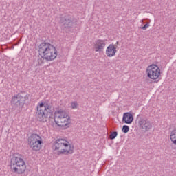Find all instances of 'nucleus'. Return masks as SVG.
I'll return each mask as SVG.
<instances>
[{"mask_svg":"<svg viewBox=\"0 0 176 176\" xmlns=\"http://www.w3.org/2000/svg\"><path fill=\"white\" fill-rule=\"evenodd\" d=\"M38 52L41 57H44L46 61H53L57 57L56 47L49 43H41L38 46Z\"/></svg>","mask_w":176,"mask_h":176,"instance_id":"1","label":"nucleus"},{"mask_svg":"<svg viewBox=\"0 0 176 176\" xmlns=\"http://www.w3.org/2000/svg\"><path fill=\"white\" fill-rule=\"evenodd\" d=\"M10 168L13 173L24 174L27 169V165L25 164V161H24V157L19 154L14 155L11 158Z\"/></svg>","mask_w":176,"mask_h":176,"instance_id":"2","label":"nucleus"},{"mask_svg":"<svg viewBox=\"0 0 176 176\" xmlns=\"http://www.w3.org/2000/svg\"><path fill=\"white\" fill-rule=\"evenodd\" d=\"M50 111V106L47 103H38L36 111V118L38 122H47V112Z\"/></svg>","mask_w":176,"mask_h":176,"instance_id":"3","label":"nucleus"},{"mask_svg":"<svg viewBox=\"0 0 176 176\" xmlns=\"http://www.w3.org/2000/svg\"><path fill=\"white\" fill-rule=\"evenodd\" d=\"M28 143L32 151H41L42 148V138L38 134H32L28 138Z\"/></svg>","mask_w":176,"mask_h":176,"instance_id":"4","label":"nucleus"},{"mask_svg":"<svg viewBox=\"0 0 176 176\" xmlns=\"http://www.w3.org/2000/svg\"><path fill=\"white\" fill-rule=\"evenodd\" d=\"M28 100V94L21 92L14 95L11 100V104L15 107H24V104Z\"/></svg>","mask_w":176,"mask_h":176,"instance_id":"5","label":"nucleus"},{"mask_svg":"<svg viewBox=\"0 0 176 176\" xmlns=\"http://www.w3.org/2000/svg\"><path fill=\"white\" fill-rule=\"evenodd\" d=\"M146 73L148 78L153 80H156L160 77V68L159 66L153 64L147 67Z\"/></svg>","mask_w":176,"mask_h":176,"instance_id":"6","label":"nucleus"},{"mask_svg":"<svg viewBox=\"0 0 176 176\" xmlns=\"http://www.w3.org/2000/svg\"><path fill=\"white\" fill-rule=\"evenodd\" d=\"M54 120L60 127H63V126H67V115L65 112L62 111H58L54 113Z\"/></svg>","mask_w":176,"mask_h":176,"instance_id":"7","label":"nucleus"},{"mask_svg":"<svg viewBox=\"0 0 176 176\" xmlns=\"http://www.w3.org/2000/svg\"><path fill=\"white\" fill-rule=\"evenodd\" d=\"M64 148H67V140H63V139H58L56 140L54 142L52 149L54 151H58V155H61L65 152V149Z\"/></svg>","mask_w":176,"mask_h":176,"instance_id":"8","label":"nucleus"},{"mask_svg":"<svg viewBox=\"0 0 176 176\" xmlns=\"http://www.w3.org/2000/svg\"><path fill=\"white\" fill-rule=\"evenodd\" d=\"M140 129L144 131H149L152 130V123L146 118H140L138 121Z\"/></svg>","mask_w":176,"mask_h":176,"instance_id":"9","label":"nucleus"},{"mask_svg":"<svg viewBox=\"0 0 176 176\" xmlns=\"http://www.w3.org/2000/svg\"><path fill=\"white\" fill-rule=\"evenodd\" d=\"M107 46V40L98 39L94 43L95 52H102Z\"/></svg>","mask_w":176,"mask_h":176,"instance_id":"10","label":"nucleus"},{"mask_svg":"<svg viewBox=\"0 0 176 176\" xmlns=\"http://www.w3.org/2000/svg\"><path fill=\"white\" fill-rule=\"evenodd\" d=\"M116 53H118V49L116 45H113V44H110L106 49V56L107 57H114Z\"/></svg>","mask_w":176,"mask_h":176,"instance_id":"11","label":"nucleus"},{"mask_svg":"<svg viewBox=\"0 0 176 176\" xmlns=\"http://www.w3.org/2000/svg\"><path fill=\"white\" fill-rule=\"evenodd\" d=\"M122 122L126 124H131L133 123V114L130 113H124Z\"/></svg>","mask_w":176,"mask_h":176,"instance_id":"12","label":"nucleus"},{"mask_svg":"<svg viewBox=\"0 0 176 176\" xmlns=\"http://www.w3.org/2000/svg\"><path fill=\"white\" fill-rule=\"evenodd\" d=\"M67 28H72V27H75L76 25V23L78 20L75 19L73 16H67Z\"/></svg>","mask_w":176,"mask_h":176,"instance_id":"13","label":"nucleus"},{"mask_svg":"<svg viewBox=\"0 0 176 176\" xmlns=\"http://www.w3.org/2000/svg\"><path fill=\"white\" fill-rule=\"evenodd\" d=\"M74 144H70L69 142H67V155H72V153H74Z\"/></svg>","mask_w":176,"mask_h":176,"instance_id":"14","label":"nucleus"},{"mask_svg":"<svg viewBox=\"0 0 176 176\" xmlns=\"http://www.w3.org/2000/svg\"><path fill=\"white\" fill-rule=\"evenodd\" d=\"M38 65L42 66L45 64L46 61V58L43 56H41V58H38Z\"/></svg>","mask_w":176,"mask_h":176,"instance_id":"15","label":"nucleus"},{"mask_svg":"<svg viewBox=\"0 0 176 176\" xmlns=\"http://www.w3.org/2000/svg\"><path fill=\"white\" fill-rule=\"evenodd\" d=\"M170 140H171L172 142H173V141H175V140H176V129L173 130V131L170 132Z\"/></svg>","mask_w":176,"mask_h":176,"instance_id":"16","label":"nucleus"},{"mask_svg":"<svg viewBox=\"0 0 176 176\" xmlns=\"http://www.w3.org/2000/svg\"><path fill=\"white\" fill-rule=\"evenodd\" d=\"M78 102L76 101H74V102H72L71 104H70V108H72V109H78Z\"/></svg>","mask_w":176,"mask_h":176,"instance_id":"17","label":"nucleus"},{"mask_svg":"<svg viewBox=\"0 0 176 176\" xmlns=\"http://www.w3.org/2000/svg\"><path fill=\"white\" fill-rule=\"evenodd\" d=\"M130 131V127L127 125H124L122 126V133H124L125 134L127 133L128 131Z\"/></svg>","mask_w":176,"mask_h":176,"instance_id":"18","label":"nucleus"},{"mask_svg":"<svg viewBox=\"0 0 176 176\" xmlns=\"http://www.w3.org/2000/svg\"><path fill=\"white\" fill-rule=\"evenodd\" d=\"M116 137H118V132H112L109 135L110 140H115Z\"/></svg>","mask_w":176,"mask_h":176,"instance_id":"19","label":"nucleus"},{"mask_svg":"<svg viewBox=\"0 0 176 176\" xmlns=\"http://www.w3.org/2000/svg\"><path fill=\"white\" fill-rule=\"evenodd\" d=\"M72 126V120H71V118L68 117L67 119V127H71Z\"/></svg>","mask_w":176,"mask_h":176,"instance_id":"20","label":"nucleus"},{"mask_svg":"<svg viewBox=\"0 0 176 176\" xmlns=\"http://www.w3.org/2000/svg\"><path fill=\"white\" fill-rule=\"evenodd\" d=\"M148 27H149V23H146L143 27H142V30H145Z\"/></svg>","mask_w":176,"mask_h":176,"instance_id":"21","label":"nucleus"},{"mask_svg":"<svg viewBox=\"0 0 176 176\" xmlns=\"http://www.w3.org/2000/svg\"><path fill=\"white\" fill-rule=\"evenodd\" d=\"M60 23L61 24H63V25L62 26V28H65V23H64V21H63V19L60 20Z\"/></svg>","mask_w":176,"mask_h":176,"instance_id":"22","label":"nucleus"},{"mask_svg":"<svg viewBox=\"0 0 176 176\" xmlns=\"http://www.w3.org/2000/svg\"><path fill=\"white\" fill-rule=\"evenodd\" d=\"M118 45H119V41H117L116 45H113V46H116V49H118Z\"/></svg>","mask_w":176,"mask_h":176,"instance_id":"23","label":"nucleus"}]
</instances>
